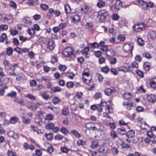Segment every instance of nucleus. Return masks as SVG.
Returning a JSON list of instances; mask_svg holds the SVG:
<instances>
[{
    "label": "nucleus",
    "instance_id": "1",
    "mask_svg": "<svg viewBox=\"0 0 156 156\" xmlns=\"http://www.w3.org/2000/svg\"><path fill=\"white\" fill-rule=\"evenodd\" d=\"M111 106V105L109 103L101 101L100 104L98 105L97 109L98 112H101L102 111L103 108L104 107L106 111L108 110V113H112L113 112V109Z\"/></svg>",
    "mask_w": 156,
    "mask_h": 156
},
{
    "label": "nucleus",
    "instance_id": "2",
    "mask_svg": "<svg viewBox=\"0 0 156 156\" xmlns=\"http://www.w3.org/2000/svg\"><path fill=\"white\" fill-rule=\"evenodd\" d=\"M108 15V12L105 9L101 10L98 12L97 18L100 22H103Z\"/></svg>",
    "mask_w": 156,
    "mask_h": 156
},
{
    "label": "nucleus",
    "instance_id": "3",
    "mask_svg": "<svg viewBox=\"0 0 156 156\" xmlns=\"http://www.w3.org/2000/svg\"><path fill=\"white\" fill-rule=\"evenodd\" d=\"M47 13L48 14L46 16L48 19H50L52 18L53 16V13L56 17L58 16L61 14V12L59 10H54V9L51 8L48 9Z\"/></svg>",
    "mask_w": 156,
    "mask_h": 156
},
{
    "label": "nucleus",
    "instance_id": "4",
    "mask_svg": "<svg viewBox=\"0 0 156 156\" xmlns=\"http://www.w3.org/2000/svg\"><path fill=\"white\" fill-rule=\"evenodd\" d=\"M44 43L47 45L48 48L52 50L55 47L54 42L51 39H47L44 41Z\"/></svg>",
    "mask_w": 156,
    "mask_h": 156
},
{
    "label": "nucleus",
    "instance_id": "5",
    "mask_svg": "<svg viewBox=\"0 0 156 156\" xmlns=\"http://www.w3.org/2000/svg\"><path fill=\"white\" fill-rule=\"evenodd\" d=\"M73 49L70 47H68L65 48L63 51V55L66 57H69L73 55Z\"/></svg>",
    "mask_w": 156,
    "mask_h": 156
},
{
    "label": "nucleus",
    "instance_id": "6",
    "mask_svg": "<svg viewBox=\"0 0 156 156\" xmlns=\"http://www.w3.org/2000/svg\"><path fill=\"white\" fill-rule=\"evenodd\" d=\"M126 134L127 137L126 140L127 142L130 143L131 142L130 139L134 136L135 132L132 130H131L126 133Z\"/></svg>",
    "mask_w": 156,
    "mask_h": 156
},
{
    "label": "nucleus",
    "instance_id": "7",
    "mask_svg": "<svg viewBox=\"0 0 156 156\" xmlns=\"http://www.w3.org/2000/svg\"><path fill=\"white\" fill-rule=\"evenodd\" d=\"M133 48L132 44H125L123 46V50L126 52H131Z\"/></svg>",
    "mask_w": 156,
    "mask_h": 156
},
{
    "label": "nucleus",
    "instance_id": "8",
    "mask_svg": "<svg viewBox=\"0 0 156 156\" xmlns=\"http://www.w3.org/2000/svg\"><path fill=\"white\" fill-rule=\"evenodd\" d=\"M115 90L113 87L107 88L105 90V94L108 96L112 94L115 93Z\"/></svg>",
    "mask_w": 156,
    "mask_h": 156
},
{
    "label": "nucleus",
    "instance_id": "9",
    "mask_svg": "<svg viewBox=\"0 0 156 156\" xmlns=\"http://www.w3.org/2000/svg\"><path fill=\"white\" fill-rule=\"evenodd\" d=\"M140 25V24H135L134 26H133V28L136 32H138L142 31L143 28L146 26V24L144 23H142L143 27H139Z\"/></svg>",
    "mask_w": 156,
    "mask_h": 156
},
{
    "label": "nucleus",
    "instance_id": "10",
    "mask_svg": "<svg viewBox=\"0 0 156 156\" xmlns=\"http://www.w3.org/2000/svg\"><path fill=\"white\" fill-rule=\"evenodd\" d=\"M122 7V3L119 0H117L115 5L114 8L115 10L118 11Z\"/></svg>",
    "mask_w": 156,
    "mask_h": 156
},
{
    "label": "nucleus",
    "instance_id": "11",
    "mask_svg": "<svg viewBox=\"0 0 156 156\" xmlns=\"http://www.w3.org/2000/svg\"><path fill=\"white\" fill-rule=\"evenodd\" d=\"M14 101L16 102L22 106H24L25 105L24 101L22 99H20L18 97L16 96L14 97Z\"/></svg>",
    "mask_w": 156,
    "mask_h": 156
},
{
    "label": "nucleus",
    "instance_id": "12",
    "mask_svg": "<svg viewBox=\"0 0 156 156\" xmlns=\"http://www.w3.org/2000/svg\"><path fill=\"white\" fill-rule=\"evenodd\" d=\"M148 37L151 40H154L156 38V33L154 31H152L150 32Z\"/></svg>",
    "mask_w": 156,
    "mask_h": 156
},
{
    "label": "nucleus",
    "instance_id": "13",
    "mask_svg": "<svg viewBox=\"0 0 156 156\" xmlns=\"http://www.w3.org/2000/svg\"><path fill=\"white\" fill-rule=\"evenodd\" d=\"M115 54L114 51L113 49H108L105 53V54L108 57L113 56Z\"/></svg>",
    "mask_w": 156,
    "mask_h": 156
},
{
    "label": "nucleus",
    "instance_id": "14",
    "mask_svg": "<svg viewBox=\"0 0 156 156\" xmlns=\"http://www.w3.org/2000/svg\"><path fill=\"white\" fill-rule=\"evenodd\" d=\"M117 132L118 134L122 135H124L126 133V129L124 127H122L118 128Z\"/></svg>",
    "mask_w": 156,
    "mask_h": 156
},
{
    "label": "nucleus",
    "instance_id": "15",
    "mask_svg": "<svg viewBox=\"0 0 156 156\" xmlns=\"http://www.w3.org/2000/svg\"><path fill=\"white\" fill-rule=\"evenodd\" d=\"M148 100L151 102H154L156 100L155 95L153 94H151L147 96Z\"/></svg>",
    "mask_w": 156,
    "mask_h": 156
},
{
    "label": "nucleus",
    "instance_id": "16",
    "mask_svg": "<svg viewBox=\"0 0 156 156\" xmlns=\"http://www.w3.org/2000/svg\"><path fill=\"white\" fill-rule=\"evenodd\" d=\"M23 24L25 26L28 27L30 25L31 22L29 20L26 18H23Z\"/></svg>",
    "mask_w": 156,
    "mask_h": 156
},
{
    "label": "nucleus",
    "instance_id": "17",
    "mask_svg": "<svg viewBox=\"0 0 156 156\" xmlns=\"http://www.w3.org/2000/svg\"><path fill=\"white\" fill-rule=\"evenodd\" d=\"M42 98L45 100H47L49 98L50 96L49 94L46 92H43L41 94Z\"/></svg>",
    "mask_w": 156,
    "mask_h": 156
},
{
    "label": "nucleus",
    "instance_id": "18",
    "mask_svg": "<svg viewBox=\"0 0 156 156\" xmlns=\"http://www.w3.org/2000/svg\"><path fill=\"white\" fill-rule=\"evenodd\" d=\"M51 90L54 93L60 92H61L62 90L61 88L58 86L52 87Z\"/></svg>",
    "mask_w": 156,
    "mask_h": 156
},
{
    "label": "nucleus",
    "instance_id": "19",
    "mask_svg": "<svg viewBox=\"0 0 156 156\" xmlns=\"http://www.w3.org/2000/svg\"><path fill=\"white\" fill-rule=\"evenodd\" d=\"M123 97L125 99L128 100L132 98L133 96L130 93H126L124 94Z\"/></svg>",
    "mask_w": 156,
    "mask_h": 156
},
{
    "label": "nucleus",
    "instance_id": "20",
    "mask_svg": "<svg viewBox=\"0 0 156 156\" xmlns=\"http://www.w3.org/2000/svg\"><path fill=\"white\" fill-rule=\"evenodd\" d=\"M70 132L76 137L79 138L80 137V134L76 130H72Z\"/></svg>",
    "mask_w": 156,
    "mask_h": 156
},
{
    "label": "nucleus",
    "instance_id": "21",
    "mask_svg": "<svg viewBox=\"0 0 156 156\" xmlns=\"http://www.w3.org/2000/svg\"><path fill=\"white\" fill-rule=\"evenodd\" d=\"M13 48L10 47H9L7 48L6 53L8 55H11L13 52Z\"/></svg>",
    "mask_w": 156,
    "mask_h": 156
},
{
    "label": "nucleus",
    "instance_id": "22",
    "mask_svg": "<svg viewBox=\"0 0 156 156\" xmlns=\"http://www.w3.org/2000/svg\"><path fill=\"white\" fill-rule=\"evenodd\" d=\"M40 80L41 81H44L46 83L49 82L51 80L50 78L47 76L45 77L41 76Z\"/></svg>",
    "mask_w": 156,
    "mask_h": 156
},
{
    "label": "nucleus",
    "instance_id": "23",
    "mask_svg": "<svg viewBox=\"0 0 156 156\" xmlns=\"http://www.w3.org/2000/svg\"><path fill=\"white\" fill-rule=\"evenodd\" d=\"M110 69L107 66H106L105 67H102L101 69V71L103 73H107L109 72Z\"/></svg>",
    "mask_w": 156,
    "mask_h": 156
},
{
    "label": "nucleus",
    "instance_id": "24",
    "mask_svg": "<svg viewBox=\"0 0 156 156\" xmlns=\"http://www.w3.org/2000/svg\"><path fill=\"white\" fill-rule=\"evenodd\" d=\"M18 121V118L16 116L12 117L10 119V122L12 124H15Z\"/></svg>",
    "mask_w": 156,
    "mask_h": 156
},
{
    "label": "nucleus",
    "instance_id": "25",
    "mask_svg": "<svg viewBox=\"0 0 156 156\" xmlns=\"http://www.w3.org/2000/svg\"><path fill=\"white\" fill-rule=\"evenodd\" d=\"M69 110L67 108H64L62 110V114L64 115H67L69 113Z\"/></svg>",
    "mask_w": 156,
    "mask_h": 156
},
{
    "label": "nucleus",
    "instance_id": "26",
    "mask_svg": "<svg viewBox=\"0 0 156 156\" xmlns=\"http://www.w3.org/2000/svg\"><path fill=\"white\" fill-rule=\"evenodd\" d=\"M3 64L5 67V69L7 70H9L10 69L9 67L10 64L9 62L7 60H4L3 61Z\"/></svg>",
    "mask_w": 156,
    "mask_h": 156
},
{
    "label": "nucleus",
    "instance_id": "27",
    "mask_svg": "<svg viewBox=\"0 0 156 156\" xmlns=\"http://www.w3.org/2000/svg\"><path fill=\"white\" fill-rule=\"evenodd\" d=\"M30 127L34 132H36L38 134L41 133V130L38 129L37 127L33 126H31Z\"/></svg>",
    "mask_w": 156,
    "mask_h": 156
},
{
    "label": "nucleus",
    "instance_id": "28",
    "mask_svg": "<svg viewBox=\"0 0 156 156\" xmlns=\"http://www.w3.org/2000/svg\"><path fill=\"white\" fill-rule=\"evenodd\" d=\"M4 22H7L8 23H9L12 22V20L11 17H6L4 18Z\"/></svg>",
    "mask_w": 156,
    "mask_h": 156
},
{
    "label": "nucleus",
    "instance_id": "29",
    "mask_svg": "<svg viewBox=\"0 0 156 156\" xmlns=\"http://www.w3.org/2000/svg\"><path fill=\"white\" fill-rule=\"evenodd\" d=\"M128 67L129 68L132 67L134 68L137 69L139 68V66L137 63L135 61H134L132 63L131 66H129Z\"/></svg>",
    "mask_w": 156,
    "mask_h": 156
},
{
    "label": "nucleus",
    "instance_id": "30",
    "mask_svg": "<svg viewBox=\"0 0 156 156\" xmlns=\"http://www.w3.org/2000/svg\"><path fill=\"white\" fill-rule=\"evenodd\" d=\"M28 104L27 105V107L31 110L34 109L35 110H36L37 108V107L35 106L34 107L33 105H32V103L30 102H28Z\"/></svg>",
    "mask_w": 156,
    "mask_h": 156
},
{
    "label": "nucleus",
    "instance_id": "31",
    "mask_svg": "<svg viewBox=\"0 0 156 156\" xmlns=\"http://www.w3.org/2000/svg\"><path fill=\"white\" fill-rule=\"evenodd\" d=\"M105 5V2L103 1L99 2L97 3V6L100 8L104 7Z\"/></svg>",
    "mask_w": 156,
    "mask_h": 156
},
{
    "label": "nucleus",
    "instance_id": "32",
    "mask_svg": "<svg viewBox=\"0 0 156 156\" xmlns=\"http://www.w3.org/2000/svg\"><path fill=\"white\" fill-rule=\"evenodd\" d=\"M7 39V35L5 33H3L2 34L0 37V42H3L4 40Z\"/></svg>",
    "mask_w": 156,
    "mask_h": 156
},
{
    "label": "nucleus",
    "instance_id": "33",
    "mask_svg": "<svg viewBox=\"0 0 156 156\" xmlns=\"http://www.w3.org/2000/svg\"><path fill=\"white\" fill-rule=\"evenodd\" d=\"M65 9L66 13H69L71 12V9L68 5L67 4L65 5Z\"/></svg>",
    "mask_w": 156,
    "mask_h": 156
},
{
    "label": "nucleus",
    "instance_id": "34",
    "mask_svg": "<svg viewBox=\"0 0 156 156\" xmlns=\"http://www.w3.org/2000/svg\"><path fill=\"white\" fill-rule=\"evenodd\" d=\"M54 126V124L52 123H50L47 124L45 126V128L46 129H52Z\"/></svg>",
    "mask_w": 156,
    "mask_h": 156
},
{
    "label": "nucleus",
    "instance_id": "35",
    "mask_svg": "<svg viewBox=\"0 0 156 156\" xmlns=\"http://www.w3.org/2000/svg\"><path fill=\"white\" fill-rule=\"evenodd\" d=\"M60 100L59 98L57 97H54L52 99V101L53 103L55 104H56L58 103L59 102Z\"/></svg>",
    "mask_w": 156,
    "mask_h": 156
},
{
    "label": "nucleus",
    "instance_id": "36",
    "mask_svg": "<svg viewBox=\"0 0 156 156\" xmlns=\"http://www.w3.org/2000/svg\"><path fill=\"white\" fill-rule=\"evenodd\" d=\"M110 135L112 138L114 139L118 136L115 132L113 130L111 131L110 132Z\"/></svg>",
    "mask_w": 156,
    "mask_h": 156
},
{
    "label": "nucleus",
    "instance_id": "37",
    "mask_svg": "<svg viewBox=\"0 0 156 156\" xmlns=\"http://www.w3.org/2000/svg\"><path fill=\"white\" fill-rule=\"evenodd\" d=\"M22 122L24 123L27 124L30 123V120L29 119L25 118L23 117H22Z\"/></svg>",
    "mask_w": 156,
    "mask_h": 156
},
{
    "label": "nucleus",
    "instance_id": "38",
    "mask_svg": "<svg viewBox=\"0 0 156 156\" xmlns=\"http://www.w3.org/2000/svg\"><path fill=\"white\" fill-rule=\"evenodd\" d=\"M8 27V25L6 24L2 25L0 26V30L3 31L7 30Z\"/></svg>",
    "mask_w": 156,
    "mask_h": 156
},
{
    "label": "nucleus",
    "instance_id": "39",
    "mask_svg": "<svg viewBox=\"0 0 156 156\" xmlns=\"http://www.w3.org/2000/svg\"><path fill=\"white\" fill-rule=\"evenodd\" d=\"M72 22L75 23L80 20L79 17L77 15H75L72 17Z\"/></svg>",
    "mask_w": 156,
    "mask_h": 156
},
{
    "label": "nucleus",
    "instance_id": "40",
    "mask_svg": "<svg viewBox=\"0 0 156 156\" xmlns=\"http://www.w3.org/2000/svg\"><path fill=\"white\" fill-rule=\"evenodd\" d=\"M89 8L87 5H84V6L81 8V9L83 12L86 13L88 11Z\"/></svg>",
    "mask_w": 156,
    "mask_h": 156
},
{
    "label": "nucleus",
    "instance_id": "41",
    "mask_svg": "<svg viewBox=\"0 0 156 156\" xmlns=\"http://www.w3.org/2000/svg\"><path fill=\"white\" fill-rule=\"evenodd\" d=\"M136 73L140 77L143 78L144 77V75L142 71H140V70L138 69L136 71Z\"/></svg>",
    "mask_w": 156,
    "mask_h": 156
},
{
    "label": "nucleus",
    "instance_id": "42",
    "mask_svg": "<svg viewBox=\"0 0 156 156\" xmlns=\"http://www.w3.org/2000/svg\"><path fill=\"white\" fill-rule=\"evenodd\" d=\"M112 151L114 155L117 154L119 153V151L118 148L115 147H114L112 149Z\"/></svg>",
    "mask_w": 156,
    "mask_h": 156
},
{
    "label": "nucleus",
    "instance_id": "43",
    "mask_svg": "<svg viewBox=\"0 0 156 156\" xmlns=\"http://www.w3.org/2000/svg\"><path fill=\"white\" fill-rule=\"evenodd\" d=\"M58 61L57 57L56 55H55L52 57L51 59V62L52 63H54Z\"/></svg>",
    "mask_w": 156,
    "mask_h": 156
},
{
    "label": "nucleus",
    "instance_id": "44",
    "mask_svg": "<svg viewBox=\"0 0 156 156\" xmlns=\"http://www.w3.org/2000/svg\"><path fill=\"white\" fill-rule=\"evenodd\" d=\"M60 131L65 135L67 134L68 133L67 129L63 127H62L61 128Z\"/></svg>",
    "mask_w": 156,
    "mask_h": 156
},
{
    "label": "nucleus",
    "instance_id": "45",
    "mask_svg": "<svg viewBox=\"0 0 156 156\" xmlns=\"http://www.w3.org/2000/svg\"><path fill=\"white\" fill-rule=\"evenodd\" d=\"M74 76V74L72 73H67L66 74V76L70 79H73Z\"/></svg>",
    "mask_w": 156,
    "mask_h": 156
},
{
    "label": "nucleus",
    "instance_id": "46",
    "mask_svg": "<svg viewBox=\"0 0 156 156\" xmlns=\"http://www.w3.org/2000/svg\"><path fill=\"white\" fill-rule=\"evenodd\" d=\"M117 39L119 41H123L125 40V37L124 35L122 34H120L118 36Z\"/></svg>",
    "mask_w": 156,
    "mask_h": 156
},
{
    "label": "nucleus",
    "instance_id": "47",
    "mask_svg": "<svg viewBox=\"0 0 156 156\" xmlns=\"http://www.w3.org/2000/svg\"><path fill=\"white\" fill-rule=\"evenodd\" d=\"M17 93L15 91H12L10 93H9L7 94V95L8 97H16Z\"/></svg>",
    "mask_w": 156,
    "mask_h": 156
},
{
    "label": "nucleus",
    "instance_id": "48",
    "mask_svg": "<svg viewBox=\"0 0 156 156\" xmlns=\"http://www.w3.org/2000/svg\"><path fill=\"white\" fill-rule=\"evenodd\" d=\"M40 7L44 10H47L48 8V5L45 4H41Z\"/></svg>",
    "mask_w": 156,
    "mask_h": 156
},
{
    "label": "nucleus",
    "instance_id": "49",
    "mask_svg": "<svg viewBox=\"0 0 156 156\" xmlns=\"http://www.w3.org/2000/svg\"><path fill=\"white\" fill-rule=\"evenodd\" d=\"M137 42L139 45L141 46L143 45L144 44V41L141 38H138L137 39Z\"/></svg>",
    "mask_w": 156,
    "mask_h": 156
},
{
    "label": "nucleus",
    "instance_id": "50",
    "mask_svg": "<svg viewBox=\"0 0 156 156\" xmlns=\"http://www.w3.org/2000/svg\"><path fill=\"white\" fill-rule=\"evenodd\" d=\"M98 145V142L97 141H93L92 142L91 147L93 148L96 147Z\"/></svg>",
    "mask_w": 156,
    "mask_h": 156
},
{
    "label": "nucleus",
    "instance_id": "51",
    "mask_svg": "<svg viewBox=\"0 0 156 156\" xmlns=\"http://www.w3.org/2000/svg\"><path fill=\"white\" fill-rule=\"evenodd\" d=\"M121 146L123 148L129 149L131 147V146L123 142Z\"/></svg>",
    "mask_w": 156,
    "mask_h": 156
},
{
    "label": "nucleus",
    "instance_id": "52",
    "mask_svg": "<svg viewBox=\"0 0 156 156\" xmlns=\"http://www.w3.org/2000/svg\"><path fill=\"white\" fill-rule=\"evenodd\" d=\"M143 66L146 70H149L150 66L148 62L145 63L144 64Z\"/></svg>",
    "mask_w": 156,
    "mask_h": 156
},
{
    "label": "nucleus",
    "instance_id": "53",
    "mask_svg": "<svg viewBox=\"0 0 156 156\" xmlns=\"http://www.w3.org/2000/svg\"><path fill=\"white\" fill-rule=\"evenodd\" d=\"M83 79L84 80H83L84 82L87 84H88L90 83V82L91 80V77H90V78H86L85 77H83Z\"/></svg>",
    "mask_w": 156,
    "mask_h": 156
},
{
    "label": "nucleus",
    "instance_id": "54",
    "mask_svg": "<svg viewBox=\"0 0 156 156\" xmlns=\"http://www.w3.org/2000/svg\"><path fill=\"white\" fill-rule=\"evenodd\" d=\"M74 85V83L72 82H68L66 83V86L68 88L72 87Z\"/></svg>",
    "mask_w": 156,
    "mask_h": 156
},
{
    "label": "nucleus",
    "instance_id": "55",
    "mask_svg": "<svg viewBox=\"0 0 156 156\" xmlns=\"http://www.w3.org/2000/svg\"><path fill=\"white\" fill-rule=\"evenodd\" d=\"M89 50V48L88 47H85L82 50V52L83 54L88 53Z\"/></svg>",
    "mask_w": 156,
    "mask_h": 156
},
{
    "label": "nucleus",
    "instance_id": "56",
    "mask_svg": "<svg viewBox=\"0 0 156 156\" xmlns=\"http://www.w3.org/2000/svg\"><path fill=\"white\" fill-rule=\"evenodd\" d=\"M58 67L59 69L63 72L66 69V66L62 65H60Z\"/></svg>",
    "mask_w": 156,
    "mask_h": 156
},
{
    "label": "nucleus",
    "instance_id": "57",
    "mask_svg": "<svg viewBox=\"0 0 156 156\" xmlns=\"http://www.w3.org/2000/svg\"><path fill=\"white\" fill-rule=\"evenodd\" d=\"M66 27V24L65 23H60L59 26V29H63Z\"/></svg>",
    "mask_w": 156,
    "mask_h": 156
},
{
    "label": "nucleus",
    "instance_id": "58",
    "mask_svg": "<svg viewBox=\"0 0 156 156\" xmlns=\"http://www.w3.org/2000/svg\"><path fill=\"white\" fill-rule=\"evenodd\" d=\"M93 26V23L91 22L87 23L85 25V27L87 29H90Z\"/></svg>",
    "mask_w": 156,
    "mask_h": 156
},
{
    "label": "nucleus",
    "instance_id": "59",
    "mask_svg": "<svg viewBox=\"0 0 156 156\" xmlns=\"http://www.w3.org/2000/svg\"><path fill=\"white\" fill-rule=\"evenodd\" d=\"M9 5L11 7H13L15 9H16L17 8L16 4L13 1H11L10 2Z\"/></svg>",
    "mask_w": 156,
    "mask_h": 156
},
{
    "label": "nucleus",
    "instance_id": "60",
    "mask_svg": "<svg viewBox=\"0 0 156 156\" xmlns=\"http://www.w3.org/2000/svg\"><path fill=\"white\" fill-rule=\"evenodd\" d=\"M47 151L50 154H51L53 151V147L51 145L49 147H48L47 149Z\"/></svg>",
    "mask_w": 156,
    "mask_h": 156
},
{
    "label": "nucleus",
    "instance_id": "61",
    "mask_svg": "<svg viewBox=\"0 0 156 156\" xmlns=\"http://www.w3.org/2000/svg\"><path fill=\"white\" fill-rule=\"evenodd\" d=\"M14 51L17 52L19 54H20L22 53V48L17 47L14 49Z\"/></svg>",
    "mask_w": 156,
    "mask_h": 156
},
{
    "label": "nucleus",
    "instance_id": "62",
    "mask_svg": "<svg viewBox=\"0 0 156 156\" xmlns=\"http://www.w3.org/2000/svg\"><path fill=\"white\" fill-rule=\"evenodd\" d=\"M101 49L103 51H104L105 53L107 51L108 49V46L107 45H105L103 47H101Z\"/></svg>",
    "mask_w": 156,
    "mask_h": 156
},
{
    "label": "nucleus",
    "instance_id": "63",
    "mask_svg": "<svg viewBox=\"0 0 156 156\" xmlns=\"http://www.w3.org/2000/svg\"><path fill=\"white\" fill-rule=\"evenodd\" d=\"M30 84L31 86L35 87L37 85V82L35 80H30Z\"/></svg>",
    "mask_w": 156,
    "mask_h": 156
},
{
    "label": "nucleus",
    "instance_id": "64",
    "mask_svg": "<svg viewBox=\"0 0 156 156\" xmlns=\"http://www.w3.org/2000/svg\"><path fill=\"white\" fill-rule=\"evenodd\" d=\"M9 156H15V153L12 151L9 150L7 152Z\"/></svg>",
    "mask_w": 156,
    "mask_h": 156
}]
</instances>
